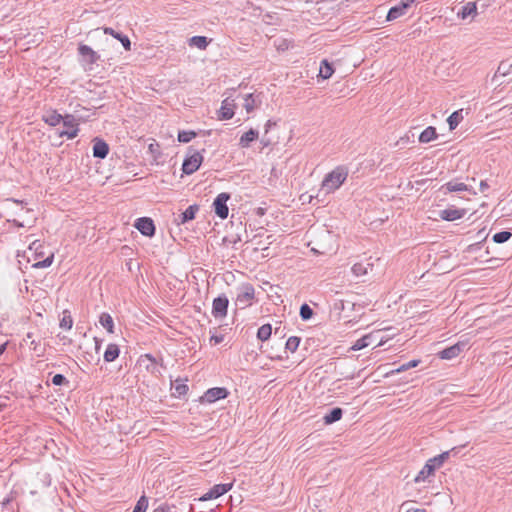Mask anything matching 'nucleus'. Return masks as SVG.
<instances>
[{"mask_svg": "<svg viewBox=\"0 0 512 512\" xmlns=\"http://www.w3.org/2000/svg\"><path fill=\"white\" fill-rule=\"evenodd\" d=\"M348 170L344 166H338L333 171L328 173L322 181V189L326 193H331L337 190L346 180Z\"/></svg>", "mask_w": 512, "mask_h": 512, "instance_id": "1", "label": "nucleus"}, {"mask_svg": "<svg viewBox=\"0 0 512 512\" xmlns=\"http://www.w3.org/2000/svg\"><path fill=\"white\" fill-rule=\"evenodd\" d=\"M255 298V289L252 284L244 283L238 288L236 305L244 309L250 306Z\"/></svg>", "mask_w": 512, "mask_h": 512, "instance_id": "2", "label": "nucleus"}, {"mask_svg": "<svg viewBox=\"0 0 512 512\" xmlns=\"http://www.w3.org/2000/svg\"><path fill=\"white\" fill-rule=\"evenodd\" d=\"M190 154L184 159L182 164V171L187 175H191L196 172L202 161L203 156L200 152L190 149Z\"/></svg>", "mask_w": 512, "mask_h": 512, "instance_id": "3", "label": "nucleus"}, {"mask_svg": "<svg viewBox=\"0 0 512 512\" xmlns=\"http://www.w3.org/2000/svg\"><path fill=\"white\" fill-rule=\"evenodd\" d=\"M229 199L230 194L226 192L218 194L217 197L214 199V212L221 219H226L228 217L229 209L227 206V201Z\"/></svg>", "mask_w": 512, "mask_h": 512, "instance_id": "4", "label": "nucleus"}, {"mask_svg": "<svg viewBox=\"0 0 512 512\" xmlns=\"http://www.w3.org/2000/svg\"><path fill=\"white\" fill-rule=\"evenodd\" d=\"M417 0H401L397 5L391 7L387 14V20L393 21L407 13V10L414 4Z\"/></svg>", "mask_w": 512, "mask_h": 512, "instance_id": "5", "label": "nucleus"}, {"mask_svg": "<svg viewBox=\"0 0 512 512\" xmlns=\"http://www.w3.org/2000/svg\"><path fill=\"white\" fill-rule=\"evenodd\" d=\"M229 300L225 295L218 296L213 300L212 314L216 319H222L227 315Z\"/></svg>", "mask_w": 512, "mask_h": 512, "instance_id": "6", "label": "nucleus"}, {"mask_svg": "<svg viewBox=\"0 0 512 512\" xmlns=\"http://www.w3.org/2000/svg\"><path fill=\"white\" fill-rule=\"evenodd\" d=\"M233 486V483L216 484L207 493H205L199 500L207 501L216 499L227 493Z\"/></svg>", "mask_w": 512, "mask_h": 512, "instance_id": "7", "label": "nucleus"}, {"mask_svg": "<svg viewBox=\"0 0 512 512\" xmlns=\"http://www.w3.org/2000/svg\"><path fill=\"white\" fill-rule=\"evenodd\" d=\"M229 392L223 387H214L208 389L202 397L203 402L213 403L217 400L224 399L228 396Z\"/></svg>", "mask_w": 512, "mask_h": 512, "instance_id": "8", "label": "nucleus"}, {"mask_svg": "<svg viewBox=\"0 0 512 512\" xmlns=\"http://www.w3.org/2000/svg\"><path fill=\"white\" fill-rule=\"evenodd\" d=\"M135 227L144 236L152 237L155 234V225L151 218L142 217L137 219Z\"/></svg>", "mask_w": 512, "mask_h": 512, "instance_id": "9", "label": "nucleus"}, {"mask_svg": "<svg viewBox=\"0 0 512 512\" xmlns=\"http://www.w3.org/2000/svg\"><path fill=\"white\" fill-rule=\"evenodd\" d=\"M351 270L357 277L372 273L374 271V262L371 257L366 258L364 261L355 263Z\"/></svg>", "mask_w": 512, "mask_h": 512, "instance_id": "10", "label": "nucleus"}, {"mask_svg": "<svg viewBox=\"0 0 512 512\" xmlns=\"http://www.w3.org/2000/svg\"><path fill=\"white\" fill-rule=\"evenodd\" d=\"M467 346V342L460 341L450 347L445 348L444 350L439 352V357L441 359H453L457 357Z\"/></svg>", "mask_w": 512, "mask_h": 512, "instance_id": "11", "label": "nucleus"}, {"mask_svg": "<svg viewBox=\"0 0 512 512\" xmlns=\"http://www.w3.org/2000/svg\"><path fill=\"white\" fill-rule=\"evenodd\" d=\"M63 124L67 127V130H63L59 133L61 137L66 136L68 139H74L78 135L77 123L72 115H66L63 119Z\"/></svg>", "mask_w": 512, "mask_h": 512, "instance_id": "12", "label": "nucleus"}, {"mask_svg": "<svg viewBox=\"0 0 512 512\" xmlns=\"http://www.w3.org/2000/svg\"><path fill=\"white\" fill-rule=\"evenodd\" d=\"M78 53L88 64H94L100 59V56L90 46L85 44L79 45Z\"/></svg>", "mask_w": 512, "mask_h": 512, "instance_id": "13", "label": "nucleus"}, {"mask_svg": "<svg viewBox=\"0 0 512 512\" xmlns=\"http://www.w3.org/2000/svg\"><path fill=\"white\" fill-rule=\"evenodd\" d=\"M93 142V156L95 158L104 159L109 153L108 144L99 138H95Z\"/></svg>", "mask_w": 512, "mask_h": 512, "instance_id": "14", "label": "nucleus"}, {"mask_svg": "<svg viewBox=\"0 0 512 512\" xmlns=\"http://www.w3.org/2000/svg\"><path fill=\"white\" fill-rule=\"evenodd\" d=\"M466 211L464 209L457 208H447L440 211V218L445 221H454L462 218L465 215Z\"/></svg>", "mask_w": 512, "mask_h": 512, "instance_id": "15", "label": "nucleus"}, {"mask_svg": "<svg viewBox=\"0 0 512 512\" xmlns=\"http://www.w3.org/2000/svg\"><path fill=\"white\" fill-rule=\"evenodd\" d=\"M477 15L476 2H467L457 12V17L465 20L468 17L474 18Z\"/></svg>", "mask_w": 512, "mask_h": 512, "instance_id": "16", "label": "nucleus"}, {"mask_svg": "<svg viewBox=\"0 0 512 512\" xmlns=\"http://www.w3.org/2000/svg\"><path fill=\"white\" fill-rule=\"evenodd\" d=\"M198 211H199V206L197 204L190 205L184 212H182L179 215V219L177 220V223L185 224V223L193 220Z\"/></svg>", "mask_w": 512, "mask_h": 512, "instance_id": "17", "label": "nucleus"}, {"mask_svg": "<svg viewBox=\"0 0 512 512\" xmlns=\"http://www.w3.org/2000/svg\"><path fill=\"white\" fill-rule=\"evenodd\" d=\"M104 33L111 35L112 37L118 39L126 51H129L131 49V41L128 38V36L123 35L119 32H116L114 29H112L110 27L104 28Z\"/></svg>", "mask_w": 512, "mask_h": 512, "instance_id": "18", "label": "nucleus"}, {"mask_svg": "<svg viewBox=\"0 0 512 512\" xmlns=\"http://www.w3.org/2000/svg\"><path fill=\"white\" fill-rule=\"evenodd\" d=\"M260 103V95H254L250 93L244 97V108L247 111V113H251L252 111H254V109L257 108L260 105Z\"/></svg>", "mask_w": 512, "mask_h": 512, "instance_id": "19", "label": "nucleus"}, {"mask_svg": "<svg viewBox=\"0 0 512 512\" xmlns=\"http://www.w3.org/2000/svg\"><path fill=\"white\" fill-rule=\"evenodd\" d=\"M63 119L64 117L56 110H50L42 117V120L50 126L58 125L61 121H63Z\"/></svg>", "mask_w": 512, "mask_h": 512, "instance_id": "20", "label": "nucleus"}, {"mask_svg": "<svg viewBox=\"0 0 512 512\" xmlns=\"http://www.w3.org/2000/svg\"><path fill=\"white\" fill-rule=\"evenodd\" d=\"M234 116L233 105L229 102V99H225L222 102V106L219 111V118L221 120H229Z\"/></svg>", "mask_w": 512, "mask_h": 512, "instance_id": "21", "label": "nucleus"}, {"mask_svg": "<svg viewBox=\"0 0 512 512\" xmlns=\"http://www.w3.org/2000/svg\"><path fill=\"white\" fill-rule=\"evenodd\" d=\"M259 136V133L255 129H250L249 131L245 132L239 140V145L243 148L249 147L250 143L255 141Z\"/></svg>", "mask_w": 512, "mask_h": 512, "instance_id": "22", "label": "nucleus"}, {"mask_svg": "<svg viewBox=\"0 0 512 512\" xmlns=\"http://www.w3.org/2000/svg\"><path fill=\"white\" fill-rule=\"evenodd\" d=\"M435 471V465L430 464L428 461L424 465V467L419 471L417 476L414 479L415 483H419L421 481H425L429 476H431Z\"/></svg>", "mask_w": 512, "mask_h": 512, "instance_id": "23", "label": "nucleus"}, {"mask_svg": "<svg viewBox=\"0 0 512 512\" xmlns=\"http://www.w3.org/2000/svg\"><path fill=\"white\" fill-rule=\"evenodd\" d=\"M445 190V192H460V191H469L468 186L462 182L450 181L444 184L441 188Z\"/></svg>", "mask_w": 512, "mask_h": 512, "instance_id": "24", "label": "nucleus"}, {"mask_svg": "<svg viewBox=\"0 0 512 512\" xmlns=\"http://www.w3.org/2000/svg\"><path fill=\"white\" fill-rule=\"evenodd\" d=\"M437 136L438 135L436 132V128L433 126H429L420 133L419 142L429 143L430 141L435 140L437 138Z\"/></svg>", "mask_w": 512, "mask_h": 512, "instance_id": "25", "label": "nucleus"}, {"mask_svg": "<svg viewBox=\"0 0 512 512\" xmlns=\"http://www.w3.org/2000/svg\"><path fill=\"white\" fill-rule=\"evenodd\" d=\"M456 450H457V448L454 447V448H452L449 451H445V452L439 454L438 456H435V457L429 459L428 462L430 464H434L435 465V469L439 468L449 458L451 453H456Z\"/></svg>", "mask_w": 512, "mask_h": 512, "instance_id": "26", "label": "nucleus"}, {"mask_svg": "<svg viewBox=\"0 0 512 512\" xmlns=\"http://www.w3.org/2000/svg\"><path fill=\"white\" fill-rule=\"evenodd\" d=\"M120 349L116 344H109L104 352V360L106 362H112L118 358Z\"/></svg>", "mask_w": 512, "mask_h": 512, "instance_id": "27", "label": "nucleus"}, {"mask_svg": "<svg viewBox=\"0 0 512 512\" xmlns=\"http://www.w3.org/2000/svg\"><path fill=\"white\" fill-rule=\"evenodd\" d=\"M343 414V411L339 407L333 408L328 414L324 416V423L325 424H332L334 422H337L341 419Z\"/></svg>", "mask_w": 512, "mask_h": 512, "instance_id": "28", "label": "nucleus"}, {"mask_svg": "<svg viewBox=\"0 0 512 512\" xmlns=\"http://www.w3.org/2000/svg\"><path fill=\"white\" fill-rule=\"evenodd\" d=\"M512 71V62L509 60H504L500 62L496 73L494 74L493 79L495 80L498 76H507Z\"/></svg>", "mask_w": 512, "mask_h": 512, "instance_id": "29", "label": "nucleus"}, {"mask_svg": "<svg viewBox=\"0 0 512 512\" xmlns=\"http://www.w3.org/2000/svg\"><path fill=\"white\" fill-rule=\"evenodd\" d=\"M146 361L149 362L145 366L148 371H150L153 374L160 373V371L157 369V361L151 354H145L144 356L141 357V363H144Z\"/></svg>", "mask_w": 512, "mask_h": 512, "instance_id": "30", "label": "nucleus"}, {"mask_svg": "<svg viewBox=\"0 0 512 512\" xmlns=\"http://www.w3.org/2000/svg\"><path fill=\"white\" fill-rule=\"evenodd\" d=\"M334 72V69L332 67V64L329 63L327 60H323L320 65L319 69V76L323 79H329Z\"/></svg>", "mask_w": 512, "mask_h": 512, "instance_id": "31", "label": "nucleus"}, {"mask_svg": "<svg viewBox=\"0 0 512 512\" xmlns=\"http://www.w3.org/2000/svg\"><path fill=\"white\" fill-rule=\"evenodd\" d=\"M374 334H367L362 338L358 339L351 347L352 350L357 351L361 350L370 345V339L374 338Z\"/></svg>", "mask_w": 512, "mask_h": 512, "instance_id": "32", "label": "nucleus"}, {"mask_svg": "<svg viewBox=\"0 0 512 512\" xmlns=\"http://www.w3.org/2000/svg\"><path fill=\"white\" fill-rule=\"evenodd\" d=\"M463 119L462 110L453 112L447 119L449 129L454 130Z\"/></svg>", "mask_w": 512, "mask_h": 512, "instance_id": "33", "label": "nucleus"}, {"mask_svg": "<svg viewBox=\"0 0 512 512\" xmlns=\"http://www.w3.org/2000/svg\"><path fill=\"white\" fill-rule=\"evenodd\" d=\"M100 324L109 332L113 333L114 323L110 314L102 313L99 319Z\"/></svg>", "mask_w": 512, "mask_h": 512, "instance_id": "34", "label": "nucleus"}, {"mask_svg": "<svg viewBox=\"0 0 512 512\" xmlns=\"http://www.w3.org/2000/svg\"><path fill=\"white\" fill-rule=\"evenodd\" d=\"M208 40L205 36H193L189 40L190 46H195L199 49H205L208 46Z\"/></svg>", "mask_w": 512, "mask_h": 512, "instance_id": "35", "label": "nucleus"}, {"mask_svg": "<svg viewBox=\"0 0 512 512\" xmlns=\"http://www.w3.org/2000/svg\"><path fill=\"white\" fill-rule=\"evenodd\" d=\"M272 327L270 324L262 325L257 331V338L261 341H267L271 337Z\"/></svg>", "mask_w": 512, "mask_h": 512, "instance_id": "36", "label": "nucleus"}, {"mask_svg": "<svg viewBox=\"0 0 512 512\" xmlns=\"http://www.w3.org/2000/svg\"><path fill=\"white\" fill-rule=\"evenodd\" d=\"M299 314H300V317H301V319L303 321H307V320L312 318L313 310H312V308L308 304L304 303L300 307Z\"/></svg>", "mask_w": 512, "mask_h": 512, "instance_id": "37", "label": "nucleus"}, {"mask_svg": "<svg viewBox=\"0 0 512 512\" xmlns=\"http://www.w3.org/2000/svg\"><path fill=\"white\" fill-rule=\"evenodd\" d=\"M172 389L174 390L173 395L178 397L183 396L188 392V386L185 383H180L179 380H176V384L172 385Z\"/></svg>", "mask_w": 512, "mask_h": 512, "instance_id": "38", "label": "nucleus"}, {"mask_svg": "<svg viewBox=\"0 0 512 512\" xmlns=\"http://www.w3.org/2000/svg\"><path fill=\"white\" fill-rule=\"evenodd\" d=\"M511 236H512L511 232L501 231V232L495 233L493 235V241L495 243L501 244V243L508 241L511 238Z\"/></svg>", "mask_w": 512, "mask_h": 512, "instance_id": "39", "label": "nucleus"}, {"mask_svg": "<svg viewBox=\"0 0 512 512\" xmlns=\"http://www.w3.org/2000/svg\"><path fill=\"white\" fill-rule=\"evenodd\" d=\"M300 344V338L297 336H291L288 338L285 344V348L291 352H295Z\"/></svg>", "mask_w": 512, "mask_h": 512, "instance_id": "40", "label": "nucleus"}, {"mask_svg": "<svg viewBox=\"0 0 512 512\" xmlns=\"http://www.w3.org/2000/svg\"><path fill=\"white\" fill-rule=\"evenodd\" d=\"M194 137H196V133L194 131H179L178 133V141L182 143H188Z\"/></svg>", "mask_w": 512, "mask_h": 512, "instance_id": "41", "label": "nucleus"}, {"mask_svg": "<svg viewBox=\"0 0 512 512\" xmlns=\"http://www.w3.org/2000/svg\"><path fill=\"white\" fill-rule=\"evenodd\" d=\"M148 507V499L146 496H141L137 501L132 512H145Z\"/></svg>", "mask_w": 512, "mask_h": 512, "instance_id": "42", "label": "nucleus"}, {"mask_svg": "<svg viewBox=\"0 0 512 512\" xmlns=\"http://www.w3.org/2000/svg\"><path fill=\"white\" fill-rule=\"evenodd\" d=\"M72 325H73L72 317L69 314H67V312L65 311L63 313L62 319L60 320V327L63 329L69 330L72 328Z\"/></svg>", "mask_w": 512, "mask_h": 512, "instance_id": "43", "label": "nucleus"}, {"mask_svg": "<svg viewBox=\"0 0 512 512\" xmlns=\"http://www.w3.org/2000/svg\"><path fill=\"white\" fill-rule=\"evenodd\" d=\"M54 255L51 254L47 258L42 261H38L32 265L34 268H46L49 267L53 263Z\"/></svg>", "mask_w": 512, "mask_h": 512, "instance_id": "44", "label": "nucleus"}, {"mask_svg": "<svg viewBox=\"0 0 512 512\" xmlns=\"http://www.w3.org/2000/svg\"><path fill=\"white\" fill-rule=\"evenodd\" d=\"M419 363H420V360H411V361L399 366L394 372L400 373V372L406 371L410 368H414V367L418 366Z\"/></svg>", "mask_w": 512, "mask_h": 512, "instance_id": "45", "label": "nucleus"}, {"mask_svg": "<svg viewBox=\"0 0 512 512\" xmlns=\"http://www.w3.org/2000/svg\"><path fill=\"white\" fill-rule=\"evenodd\" d=\"M52 383L56 386H61L63 384H68V380L62 374H56L52 377Z\"/></svg>", "mask_w": 512, "mask_h": 512, "instance_id": "46", "label": "nucleus"}, {"mask_svg": "<svg viewBox=\"0 0 512 512\" xmlns=\"http://www.w3.org/2000/svg\"><path fill=\"white\" fill-rule=\"evenodd\" d=\"M345 304H346V301H344V300H336V301L334 302L333 308H334V310H336V311L342 312V311H344V310H345V308H346V307H345ZM347 304H350V305H351V307H353V306H354V303H352V302H347Z\"/></svg>", "mask_w": 512, "mask_h": 512, "instance_id": "47", "label": "nucleus"}, {"mask_svg": "<svg viewBox=\"0 0 512 512\" xmlns=\"http://www.w3.org/2000/svg\"><path fill=\"white\" fill-rule=\"evenodd\" d=\"M400 512H426V510L413 508L411 507L410 503L405 502L401 505Z\"/></svg>", "mask_w": 512, "mask_h": 512, "instance_id": "48", "label": "nucleus"}, {"mask_svg": "<svg viewBox=\"0 0 512 512\" xmlns=\"http://www.w3.org/2000/svg\"><path fill=\"white\" fill-rule=\"evenodd\" d=\"M153 512H170V508L166 504L159 505L156 507Z\"/></svg>", "mask_w": 512, "mask_h": 512, "instance_id": "49", "label": "nucleus"}, {"mask_svg": "<svg viewBox=\"0 0 512 512\" xmlns=\"http://www.w3.org/2000/svg\"><path fill=\"white\" fill-rule=\"evenodd\" d=\"M224 337L222 335H213L211 338H210V341L214 342V344H219L223 341Z\"/></svg>", "mask_w": 512, "mask_h": 512, "instance_id": "50", "label": "nucleus"}, {"mask_svg": "<svg viewBox=\"0 0 512 512\" xmlns=\"http://www.w3.org/2000/svg\"><path fill=\"white\" fill-rule=\"evenodd\" d=\"M489 188V185L486 181L482 180L479 185L480 192L484 193Z\"/></svg>", "mask_w": 512, "mask_h": 512, "instance_id": "51", "label": "nucleus"}, {"mask_svg": "<svg viewBox=\"0 0 512 512\" xmlns=\"http://www.w3.org/2000/svg\"><path fill=\"white\" fill-rule=\"evenodd\" d=\"M8 222H12L17 227H24L25 226V222L24 221H18L17 219H13V220L9 219Z\"/></svg>", "mask_w": 512, "mask_h": 512, "instance_id": "52", "label": "nucleus"}, {"mask_svg": "<svg viewBox=\"0 0 512 512\" xmlns=\"http://www.w3.org/2000/svg\"><path fill=\"white\" fill-rule=\"evenodd\" d=\"M40 246H41V245H40V243H39L38 241H34V242L30 245L29 249H30V250H32V249L37 250Z\"/></svg>", "mask_w": 512, "mask_h": 512, "instance_id": "53", "label": "nucleus"}, {"mask_svg": "<svg viewBox=\"0 0 512 512\" xmlns=\"http://www.w3.org/2000/svg\"><path fill=\"white\" fill-rule=\"evenodd\" d=\"M11 501H12V498H11V497H6V498H4V499L2 500L1 504H2V506L4 507V506L8 505Z\"/></svg>", "mask_w": 512, "mask_h": 512, "instance_id": "54", "label": "nucleus"}, {"mask_svg": "<svg viewBox=\"0 0 512 512\" xmlns=\"http://www.w3.org/2000/svg\"><path fill=\"white\" fill-rule=\"evenodd\" d=\"M35 220H36L35 217H30L29 219H27L26 222H27L28 226L31 227L35 223Z\"/></svg>", "mask_w": 512, "mask_h": 512, "instance_id": "55", "label": "nucleus"}, {"mask_svg": "<svg viewBox=\"0 0 512 512\" xmlns=\"http://www.w3.org/2000/svg\"><path fill=\"white\" fill-rule=\"evenodd\" d=\"M279 50H285L288 48V45L285 43V41H283V43H281L280 45H278L277 47Z\"/></svg>", "mask_w": 512, "mask_h": 512, "instance_id": "56", "label": "nucleus"}, {"mask_svg": "<svg viewBox=\"0 0 512 512\" xmlns=\"http://www.w3.org/2000/svg\"><path fill=\"white\" fill-rule=\"evenodd\" d=\"M273 125L271 120H268L265 124L266 132L270 129V127Z\"/></svg>", "mask_w": 512, "mask_h": 512, "instance_id": "57", "label": "nucleus"}, {"mask_svg": "<svg viewBox=\"0 0 512 512\" xmlns=\"http://www.w3.org/2000/svg\"><path fill=\"white\" fill-rule=\"evenodd\" d=\"M95 343H96V346H95L96 351H99L101 343H100V341L97 338H95Z\"/></svg>", "mask_w": 512, "mask_h": 512, "instance_id": "58", "label": "nucleus"}, {"mask_svg": "<svg viewBox=\"0 0 512 512\" xmlns=\"http://www.w3.org/2000/svg\"><path fill=\"white\" fill-rule=\"evenodd\" d=\"M378 333H379V331H377V332L373 333V334L375 335V337H374V338H372V339H370V344H371L372 342H374V341H376V340H377V334H378Z\"/></svg>", "mask_w": 512, "mask_h": 512, "instance_id": "59", "label": "nucleus"}, {"mask_svg": "<svg viewBox=\"0 0 512 512\" xmlns=\"http://www.w3.org/2000/svg\"><path fill=\"white\" fill-rule=\"evenodd\" d=\"M13 203H16V204H23L24 202L23 201H19V200H11Z\"/></svg>", "mask_w": 512, "mask_h": 512, "instance_id": "60", "label": "nucleus"}, {"mask_svg": "<svg viewBox=\"0 0 512 512\" xmlns=\"http://www.w3.org/2000/svg\"><path fill=\"white\" fill-rule=\"evenodd\" d=\"M5 346H6V344L1 345V347H0V352H1V353L4 351Z\"/></svg>", "mask_w": 512, "mask_h": 512, "instance_id": "61", "label": "nucleus"}, {"mask_svg": "<svg viewBox=\"0 0 512 512\" xmlns=\"http://www.w3.org/2000/svg\"><path fill=\"white\" fill-rule=\"evenodd\" d=\"M382 343H383V342H382V340H380V341L376 344V347L381 346V345H382Z\"/></svg>", "mask_w": 512, "mask_h": 512, "instance_id": "62", "label": "nucleus"}, {"mask_svg": "<svg viewBox=\"0 0 512 512\" xmlns=\"http://www.w3.org/2000/svg\"><path fill=\"white\" fill-rule=\"evenodd\" d=\"M31 212H32V210H31V209H29V208H27V209H26V213H27V214H28V213H31Z\"/></svg>", "mask_w": 512, "mask_h": 512, "instance_id": "63", "label": "nucleus"}]
</instances>
